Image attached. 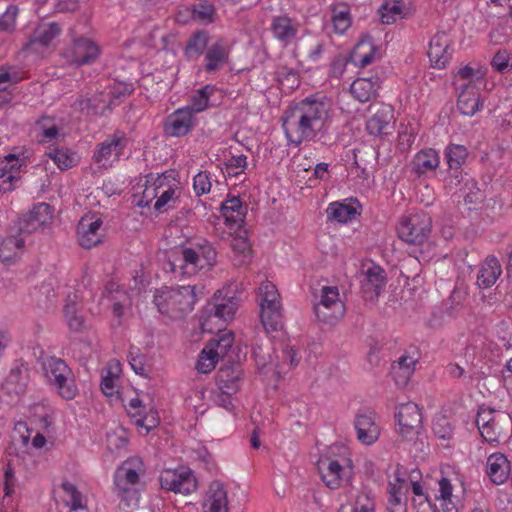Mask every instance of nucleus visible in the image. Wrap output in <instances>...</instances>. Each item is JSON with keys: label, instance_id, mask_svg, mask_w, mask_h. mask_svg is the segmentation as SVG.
<instances>
[{"label": "nucleus", "instance_id": "nucleus-56", "mask_svg": "<svg viewBox=\"0 0 512 512\" xmlns=\"http://www.w3.org/2000/svg\"><path fill=\"white\" fill-rule=\"evenodd\" d=\"M33 414V422L39 424L40 430L43 433L49 434L52 431V419L50 410L47 409L44 405L36 404L32 408Z\"/></svg>", "mask_w": 512, "mask_h": 512}, {"label": "nucleus", "instance_id": "nucleus-44", "mask_svg": "<svg viewBox=\"0 0 512 512\" xmlns=\"http://www.w3.org/2000/svg\"><path fill=\"white\" fill-rule=\"evenodd\" d=\"M75 107L81 112H86L92 115H103L106 110L110 109V102L104 99L103 94L93 96L91 98H84L80 96L74 103Z\"/></svg>", "mask_w": 512, "mask_h": 512}, {"label": "nucleus", "instance_id": "nucleus-30", "mask_svg": "<svg viewBox=\"0 0 512 512\" xmlns=\"http://www.w3.org/2000/svg\"><path fill=\"white\" fill-rule=\"evenodd\" d=\"M510 469L509 460L501 452L493 453L487 459V475L497 485L503 484L507 480Z\"/></svg>", "mask_w": 512, "mask_h": 512}, {"label": "nucleus", "instance_id": "nucleus-62", "mask_svg": "<svg viewBox=\"0 0 512 512\" xmlns=\"http://www.w3.org/2000/svg\"><path fill=\"white\" fill-rule=\"evenodd\" d=\"M326 45L323 41L314 40L306 46V60L310 63L316 64L321 59L325 52Z\"/></svg>", "mask_w": 512, "mask_h": 512}, {"label": "nucleus", "instance_id": "nucleus-24", "mask_svg": "<svg viewBox=\"0 0 512 512\" xmlns=\"http://www.w3.org/2000/svg\"><path fill=\"white\" fill-rule=\"evenodd\" d=\"M238 309V299L236 297H221V292L214 294L213 302L206 307L208 317H216L223 321H229L234 318Z\"/></svg>", "mask_w": 512, "mask_h": 512}, {"label": "nucleus", "instance_id": "nucleus-29", "mask_svg": "<svg viewBox=\"0 0 512 512\" xmlns=\"http://www.w3.org/2000/svg\"><path fill=\"white\" fill-rule=\"evenodd\" d=\"M220 210L227 226L241 228L246 217L247 207L242 204L239 197H229L221 204Z\"/></svg>", "mask_w": 512, "mask_h": 512}, {"label": "nucleus", "instance_id": "nucleus-53", "mask_svg": "<svg viewBox=\"0 0 512 512\" xmlns=\"http://www.w3.org/2000/svg\"><path fill=\"white\" fill-rule=\"evenodd\" d=\"M215 87L212 85H206L199 90L191 97L190 104L185 108H188L189 111L193 115L196 113L204 111L209 104V98L214 93Z\"/></svg>", "mask_w": 512, "mask_h": 512}, {"label": "nucleus", "instance_id": "nucleus-37", "mask_svg": "<svg viewBox=\"0 0 512 512\" xmlns=\"http://www.w3.org/2000/svg\"><path fill=\"white\" fill-rule=\"evenodd\" d=\"M446 187L450 190L458 189L466 193L465 200L468 201L470 194L474 188H477L476 181L467 173L460 169H448L447 176L445 177Z\"/></svg>", "mask_w": 512, "mask_h": 512}, {"label": "nucleus", "instance_id": "nucleus-25", "mask_svg": "<svg viewBox=\"0 0 512 512\" xmlns=\"http://www.w3.org/2000/svg\"><path fill=\"white\" fill-rule=\"evenodd\" d=\"M270 30L280 43L288 46L297 37L299 24L286 15L274 16L271 20Z\"/></svg>", "mask_w": 512, "mask_h": 512}, {"label": "nucleus", "instance_id": "nucleus-36", "mask_svg": "<svg viewBox=\"0 0 512 512\" xmlns=\"http://www.w3.org/2000/svg\"><path fill=\"white\" fill-rule=\"evenodd\" d=\"M457 107L463 115L473 116L482 108L480 94L475 85L471 83L464 85L457 100Z\"/></svg>", "mask_w": 512, "mask_h": 512}, {"label": "nucleus", "instance_id": "nucleus-55", "mask_svg": "<svg viewBox=\"0 0 512 512\" xmlns=\"http://www.w3.org/2000/svg\"><path fill=\"white\" fill-rule=\"evenodd\" d=\"M168 177L165 180V186L162 189H159V193L157 195V200L154 203V209L158 212H164L168 208H173L174 203L177 201V197H175L176 189L168 184Z\"/></svg>", "mask_w": 512, "mask_h": 512}, {"label": "nucleus", "instance_id": "nucleus-13", "mask_svg": "<svg viewBox=\"0 0 512 512\" xmlns=\"http://www.w3.org/2000/svg\"><path fill=\"white\" fill-rule=\"evenodd\" d=\"M377 414L370 409H361L355 417L357 439L364 446L373 445L380 436Z\"/></svg>", "mask_w": 512, "mask_h": 512}, {"label": "nucleus", "instance_id": "nucleus-10", "mask_svg": "<svg viewBox=\"0 0 512 512\" xmlns=\"http://www.w3.org/2000/svg\"><path fill=\"white\" fill-rule=\"evenodd\" d=\"M244 371L240 361L229 357L220 366L216 375V383L219 389L227 394L237 393L243 383Z\"/></svg>", "mask_w": 512, "mask_h": 512}, {"label": "nucleus", "instance_id": "nucleus-34", "mask_svg": "<svg viewBox=\"0 0 512 512\" xmlns=\"http://www.w3.org/2000/svg\"><path fill=\"white\" fill-rule=\"evenodd\" d=\"M501 273L499 260L494 256H488L478 271L476 284L481 289H488L496 283Z\"/></svg>", "mask_w": 512, "mask_h": 512}, {"label": "nucleus", "instance_id": "nucleus-39", "mask_svg": "<svg viewBox=\"0 0 512 512\" xmlns=\"http://www.w3.org/2000/svg\"><path fill=\"white\" fill-rule=\"evenodd\" d=\"M231 247L234 252L233 263L235 266H245L251 262L252 248L246 230H240L232 238Z\"/></svg>", "mask_w": 512, "mask_h": 512}, {"label": "nucleus", "instance_id": "nucleus-64", "mask_svg": "<svg viewBox=\"0 0 512 512\" xmlns=\"http://www.w3.org/2000/svg\"><path fill=\"white\" fill-rule=\"evenodd\" d=\"M49 3L50 7L46 9L48 15L57 12H73L79 6L78 0H51Z\"/></svg>", "mask_w": 512, "mask_h": 512}, {"label": "nucleus", "instance_id": "nucleus-61", "mask_svg": "<svg viewBox=\"0 0 512 512\" xmlns=\"http://www.w3.org/2000/svg\"><path fill=\"white\" fill-rule=\"evenodd\" d=\"M215 14V8L213 5L208 2H200L194 5L193 8V17L195 20L210 23L213 21V16Z\"/></svg>", "mask_w": 512, "mask_h": 512}, {"label": "nucleus", "instance_id": "nucleus-45", "mask_svg": "<svg viewBox=\"0 0 512 512\" xmlns=\"http://www.w3.org/2000/svg\"><path fill=\"white\" fill-rule=\"evenodd\" d=\"M173 171H167L162 175H158L155 179L152 175L149 176L147 182L153 180L151 186H146L141 199L138 201L137 205L139 207H149L154 198L157 197L159 193V189H162L165 186V180L168 177H172Z\"/></svg>", "mask_w": 512, "mask_h": 512}, {"label": "nucleus", "instance_id": "nucleus-54", "mask_svg": "<svg viewBox=\"0 0 512 512\" xmlns=\"http://www.w3.org/2000/svg\"><path fill=\"white\" fill-rule=\"evenodd\" d=\"M63 314L66 319L69 329L73 332H81L84 329V318L78 314L77 305L75 301L67 298L66 304L63 309Z\"/></svg>", "mask_w": 512, "mask_h": 512}, {"label": "nucleus", "instance_id": "nucleus-23", "mask_svg": "<svg viewBox=\"0 0 512 512\" xmlns=\"http://www.w3.org/2000/svg\"><path fill=\"white\" fill-rule=\"evenodd\" d=\"M60 504L65 512H87V498L78 490L75 484L63 481Z\"/></svg>", "mask_w": 512, "mask_h": 512}, {"label": "nucleus", "instance_id": "nucleus-9", "mask_svg": "<svg viewBox=\"0 0 512 512\" xmlns=\"http://www.w3.org/2000/svg\"><path fill=\"white\" fill-rule=\"evenodd\" d=\"M344 304L339 299V291L334 286H324L321 290V300L314 306L318 320L332 323L344 315Z\"/></svg>", "mask_w": 512, "mask_h": 512}, {"label": "nucleus", "instance_id": "nucleus-17", "mask_svg": "<svg viewBox=\"0 0 512 512\" xmlns=\"http://www.w3.org/2000/svg\"><path fill=\"white\" fill-rule=\"evenodd\" d=\"M195 127V117L188 108H179L167 116L164 132L170 137H183Z\"/></svg>", "mask_w": 512, "mask_h": 512}, {"label": "nucleus", "instance_id": "nucleus-21", "mask_svg": "<svg viewBox=\"0 0 512 512\" xmlns=\"http://www.w3.org/2000/svg\"><path fill=\"white\" fill-rule=\"evenodd\" d=\"M450 39L445 32H437L430 40L428 57L434 68H444L451 59Z\"/></svg>", "mask_w": 512, "mask_h": 512}, {"label": "nucleus", "instance_id": "nucleus-15", "mask_svg": "<svg viewBox=\"0 0 512 512\" xmlns=\"http://www.w3.org/2000/svg\"><path fill=\"white\" fill-rule=\"evenodd\" d=\"M361 293L365 300L374 301L384 291L387 283L386 272L379 265H371L363 272Z\"/></svg>", "mask_w": 512, "mask_h": 512}, {"label": "nucleus", "instance_id": "nucleus-3", "mask_svg": "<svg viewBox=\"0 0 512 512\" xmlns=\"http://www.w3.org/2000/svg\"><path fill=\"white\" fill-rule=\"evenodd\" d=\"M197 286H180L177 289L162 287L153 296V303L163 315L177 317L193 310L197 301Z\"/></svg>", "mask_w": 512, "mask_h": 512}, {"label": "nucleus", "instance_id": "nucleus-50", "mask_svg": "<svg viewBox=\"0 0 512 512\" xmlns=\"http://www.w3.org/2000/svg\"><path fill=\"white\" fill-rule=\"evenodd\" d=\"M432 430L436 438L447 441L446 444H441V446L444 448L455 445L454 442L450 443V441L453 439L454 433L452 424L446 416L440 415L434 418Z\"/></svg>", "mask_w": 512, "mask_h": 512}, {"label": "nucleus", "instance_id": "nucleus-52", "mask_svg": "<svg viewBox=\"0 0 512 512\" xmlns=\"http://www.w3.org/2000/svg\"><path fill=\"white\" fill-rule=\"evenodd\" d=\"M197 252L201 263L205 265L207 269H210L216 264L217 252L211 242L206 239L196 241L190 246Z\"/></svg>", "mask_w": 512, "mask_h": 512}, {"label": "nucleus", "instance_id": "nucleus-7", "mask_svg": "<svg viewBox=\"0 0 512 512\" xmlns=\"http://www.w3.org/2000/svg\"><path fill=\"white\" fill-rule=\"evenodd\" d=\"M261 322L265 329L277 331L281 326L280 295L274 284L264 282L259 287Z\"/></svg>", "mask_w": 512, "mask_h": 512}, {"label": "nucleus", "instance_id": "nucleus-51", "mask_svg": "<svg viewBox=\"0 0 512 512\" xmlns=\"http://www.w3.org/2000/svg\"><path fill=\"white\" fill-rule=\"evenodd\" d=\"M270 351L271 348L269 346L258 344L252 346V356L254 357L257 368L261 372L266 373V369H268L270 366H274L275 373L279 374V365L273 363Z\"/></svg>", "mask_w": 512, "mask_h": 512}, {"label": "nucleus", "instance_id": "nucleus-8", "mask_svg": "<svg viewBox=\"0 0 512 512\" xmlns=\"http://www.w3.org/2000/svg\"><path fill=\"white\" fill-rule=\"evenodd\" d=\"M159 483L161 489L183 495L195 492L198 487L193 471L185 466L164 469L160 473Z\"/></svg>", "mask_w": 512, "mask_h": 512}, {"label": "nucleus", "instance_id": "nucleus-6", "mask_svg": "<svg viewBox=\"0 0 512 512\" xmlns=\"http://www.w3.org/2000/svg\"><path fill=\"white\" fill-rule=\"evenodd\" d=\"M432 232V219L425 211H417L401 217L397 233L408 244L421 246L429 239Z\"/></svg>", "mask_w": 512, "mask_h": 512}, {"label": "nucleus", "instance_id": "nucleus-12", "mask_svg": "<svg viewBox=\"0 0 512 512\" xmlns=\"http://www.w3.org/2000/svg\"><path fill=\"white\" fill-rule=\"evenodd\" d=\"M99 53L100 49L94 41L79 37L74 39L73 44L64 50L63 55L70 64L82 66L95 62Z\"/></svg>", "mask_w": 512, "mask_h": 512}, {"label": "nucleus", "instance_id": "nucleus-63", "mask_svg": "<svg viewBox=\"0 0 512 512\" xmlns=\"http://www.w3.org/2000/svg\"><path fill=\"white\" fill-rule=\"evenodd\" d=\"M18 11L16 5L7 7L6 11L0 16V31L11 32L14 30Z\"/></svg>", "mask_w": 512, "mask_h": 512}, {"label": "nucleus", "instance_id": "nucleus-1", "mask_svg": "<svg viewBox=\"0 0 512 512\" xmlns=\"http://www.w3.org/2000/svg\"><path fill=\"white\" fill-rule=\"evenodd\" d=\"M332 101L320 94L308 96L285 110L282 127L294 147L313 140L331 118Z\"/></svg>", "mask_w": 512, "mask_h": 512}, {"label": "nucleus", "instance_id": "nucleus-48", "mask_svg": "<svg viewBox=\"0 0 512 512\" xmlns=\"http://www.w3.org/2000/svg\"><path fill=\"white\" fill-rule=\"evenodd\" d=\"M388 503L391 506H398L401 504L403 498L408 492L407 481L400 476V469L397 468L395 479L388 484Z\"/></svg>", "mask_w": 512, "mask_h": 512}, {"label": "nucleus", "instance_id": "nucleus-41", "mask_svg": "<svg viewBox=\"0 0 512 512\" xmlns=\"http://www.w3.org/2000/svg\"><path fill=\"white\" fill-rule=\"evenodd\" d=\"M407 10L404 0H385L379 9L381 22L390 25L396 22L397 19L404 18Z\"/></svg>", "mask_w": 512, "mask_h": 512}, {"label": "nucleus", "instance_id": "nucleus-46", "mask_svg": "<svg viewBox=\"0 0 512 512\" xmlns=\"http://www.w3.org/2000/svg\"><path fill=\"white\" fill-rule=\"evenodd\" d=\"M47 155L60 170L72 168L78 162L76 153L64 147H50Z\"/></svg>", "mask_w": 512, "mask_h": 512}, {"label": "nucleus", "instance_id": "nucleus-40", "mask_svg": "<svg viewBox=\"0 0 512 512\" xmlns=\"http://www.w3.org/2000/svg\"><path fill=\"white\" fill-rule=\"evenodd\" d=\"M440 163L438 153L432 149H425L418 152L412 161V171L418 176H422L429 171L435 170Z\"/></svg>", "mask_w": 512, "mask_h": 512}, {"label": "nucleus", "instance_id": "nucleus-27", "mask_svg": "<svg viewBox=\"0 0 512 512\" xmlns=\"http://www.w3.org/2000/svg\"><path fill=\"white\" fill-rule=\"evenodd\" d=\"M317 470L328 488L337 489L340 487L343 480V467L337 460L321 458L317 462Z\"/></svg>", "mask_w": 512, "mask_h": 512}, {"label": "nucleus", "instance_id": "nucleus-2", "mask_svg": "<svg viewBox=\"0 0 512 512\" xmlns=\"http://www.w3.org/2000/svg\"><path fill=\"white\" fill-rule=\"evenodd\" d=\"M146 474L143 460L138 457H130L119 465L114 473V492L128 508L138 505L140 493L145 484L142 478Z\"/></svg>", "mask_w": 512, "mask_h": 512}, {"label": "nucleus", "instance_id": "nucleus-19", "mask_svg": "<svg viewBox=\"0 0 512 512\" xmlns=\"http://www.w3.org/2000/svg\"><path fill=\"white\" fill-rule=\"evenodd\" d=\"M369 110H373V115L366 124V129L370 135L382 136L389 134L390 123L393 119V108L386 104H371Z\"/></svg>", "mask_w": 512, "mask_h": 512}, {"label": "nucleus", "instance_id": "nucleus-57", "mask_svg": "<svg viewBox=\"0 0 512 512\" xmlns=\"http://www.w3.org/2000/svg\"><path fill=\"white\" fill-rule=\"evenodd\" d=\"M492 68L499 73H506L512 69V53L506 49L498 50L491 60Z\"/></svg>", "mask_w": 512, "mask_h": 512}, {"label": "nucleus", "instance_id": "nucleus-14", "mask_svg": "<svg viewBox=\"0 0 512 512\" xmlns=\"http://www.w3.org/2000/svg\"><path fill=\"white\" fill-rule=\"evenodd\" d=\"M53 216V208L50 204L40 202L35 204L26 214L18 218L14 224L22 228L27 236L50 223Z\"/></svg>", "mask_w": 512, "mask_h": 512}, {"label": "nucleus", "instance_id": "nucleus-60", "mask_svg": "<svg viewBox=\"0 0 512 512\" xmlns=\"http://www.w3.org/2000/svg\"><path fill=\"white\" fill-rule=\"evenodd\" d=\"M128 362L134 372L143 377H149V369L146 366V357L141 354L139 350L136 353L130 351L128 356Z\"/></svg>", "mask_w": 512, "mask_h": 512}, {"label": "nucleus", "instance_id": "nucleus-35", "mask_svg": "<svg viewBox=\"0 0 512 512\" xmlns=\"http://www.w3.org/2000/svg\"><path fill=\"white\" fill-rule=\"evenodd\" d=\"M28 372L29 368L25 363L21 362L16 364V366L10 370L3 384V388L7 393L16 395L24 393L29 378Z\"/></svg>", "mask_w": 512, "mask_h": 512}, {"label": "nucleus", "instance_id": "nucleus-38", "mask_svg": "<svg viewBox=\"0 0 512 512\" xmlns=\"http://www.w3.org/2000/svg\"><path fill=\"white\" fill-rule=\"evenodd\" d=\"M209 33L206 30L195 31L187 40L184 47V56L188 61H196L203 55L209 45Z\"/></svg>", "mask_w": 512, "mask_h": 512}, {"label": "nucleus", "instance_id": "nucleus-4", "mask_svg": "<svg viewBox=\"0 0 512 512\" xmlns=\"http://www.w3.org/2000/svg\"><path fill=\"white\" fill-rule=\"evenodd\" d=\"M42 368L50 386L59 396L72 400L78 394L74 373L61 358L49 356L43 359Z\"/></svg>", "mask_w": 512, "mask_h": 512}, {"label": "nucleus", "instance_id": "nucleus-11", "mask_svg": "<svg viewBox=\"0 0 512 512\" xmlns=\"http://www.w3.org/2000/svg\"><path fill=\"white\" fill-rule=\"evenodd\" d=\"M167 269L180 276H191L198 271L207 269L199 258V255L191 247L182 248L172 254L167 262Z\"/></svg>", "mask_w": 512, "mask_h": 512}, {"label": "nucleus", "instance_id": "nucleus-16", "mask_svg": "<svg viewBox=\"0 0 512 512\" xmlns=\"http://www.w3.org/2000/svg\"><path fill=\"white\" fill-rule=\"evenodd\" d=\"M26 237L19 226H9L7 235L0 242V260L9 264L19 257L24 250Z\"/></svg>", "mask_w": 512, "mask_h": 512}, {"label": "nucleus", "instance_id": "nucleus-32", "mask_svg": "<svg viewBox=\"0 0 512 512\" xmlns=\"http://www.w3.org/2000/svg\"><path fill=\"white\" fill-rule=\"evenodd\" d=\"M377 51L378 48L374 45L372 38L366 35L354 46L350 58L355 65L365 67L375 61Z\"/></svg>", "mask_w": 512, "mask_h": 512}, {"label": "nucleus", "instance_id": "nucleus-28", "mask_svg": "<svg viewBox=\"0 0 512 512\" xmlns=\"http://www.w3.org/2000/svg\"><path fill=\"white\" fill-rule=\"evenodd\" d=\"M61 26L56 22L39 25L26 44V49L36 51L35 46L48 47L60 35Z\"/></svg>", "mask_w": 512, "mask_h": 512}, {"label": "nucleus", "instance_id": "nucleus-18", "mask_svg": "<svg viewBox=\"0 0 512 512\" xmlns=\"http://www.w3.org/2000/svg\"><path fill=\"white\" fill-rule=\"evenodd\" d=\"M103 225L100 217L84 216L77 225L78 242L84 249H91L102 243V234L99 232Z\"/></svg>", "mask_w": 512, "mask_h": 512}, {"label": "nucleus", "instance_id": "nucleus-31", "mask_svg": "<svg viewBox=\"0 0 512 512\" xmlns=\"http://www.w3.org/2000/svg\"><path fill=\"white\" fill-rule=\"evenodd\" d=\"M380 87L381 81L377 76L358 78L351 84L350 92L355 99L364 103L375 98Z\"/></svg>", "mask_w": 512, "mask_h": 512}, {"label": "nucleus", "instance_id": "nucleus-47", "mask_svg": "<svg viewBox=\"0 0 512 512\" xmlns=\"http://www.w3.org/2000/svg\"><path fill=\"white\" fill-rule=\"evenodd\" d=\"M438 487V493L435 494V499L440 502L443 512H458L456 503L453 501V486L450 481L442 477L438 481Z\"/></svg>", "mask_w": 512, "mask_h": 512}, {"label": "nucleus", "instance_id": "nucleus-58", "mask_svg": "<svg viewBox=\"0 0 512 512\" xmlns=\"http://www.w3.org/2000/svg\"><path fill=\"white\" fill-rule=\"evenodd\" d=\"M417 360L411 356L403 355L398 361L394 362L391 366V373H399V370L404 369V379L402 381H409L410 377L414 373V367Z\"/></svg>", "mask_w": 512, "mask_h": 512}, {"label": "nucleus", "instance_id": "nucleus-20", "mask_svg": "<svg viewBox=\"0 0 512 512\" xmlns=\"http://www.w3.org/2000/svg\"><path fill=\"white\" fill-rule=\"evenodd\" d=\"M230 60V47L227 42L219 38L210 44L204 55V70L207 73L220 71Z\"/></svg>", "mask_w": 512, "mask_h": 512}, {"label": "nucleus", "instance_id": "nucleus-22", "mask_svg": "<svg viewBox=\"0 0 512 512\" xmlns=\"http://www.w3.org/2000/svg\"><path fill=\"white\" fill-rule=\"evenodd\" d=\"M228 492L219 481H213L202 504L203 512H229Z\"/></svg>", "mask_w": 512, "mask_h": 512}, {"label": "nucleus", "instance_id": "nucleus-49", "mask_svg": "<svg viewBox=\"0 0 512 512\" xmlns=\"http://www.w3.org/2000/svg\"><path fill=\"white\" fill-rule=\"evenodd\" d=\"M469 152L467 148L459 144H449L444 150V157L448 169H460L465 164Z\"/></svg>", "mask_w": 512, "mask_h": 512}, {"label": "nucleus", "instance_id": "nucleus-33", "mask_svg": "<svg viewBox=\"0 0 512 512\" xmlns=\"http://www.w3.org/2000/svg\"><path fill=\"white\" fill-rule=\"evenodd\" d=\"M33 433L34 430L30 429L26 422L16 423L11 435L12 444L26 446L31 439L34 448H42L46 443V437L40 431L35 432L34 435Z\"/></svg>", "mask_w": 512, "mask_h": 512}, {"label": "nucleus", "instance_id": "nucleus-26", "mask_svg": "<svg viewBox=\"0 0 512 512\" xmlns=\"http://www.w3.org/2000/svg\"><path fill=\"white\" fill-rule=\"evenodd\" d=\"M126 144L127 138L125 133L117 130L112 135H109L102 143L97 145L93 159L96 163H100L103 160H107L112 153H115L116 156H120Z\"/></svg>", "mask_w": 512, "mask_h": 512}, {"label": "nucleus", "instance_id": "nucleus-43", "mask_svg": "<svg viewBox=\"0 0 512 512\" xmlns=\"http://www.w3.org/2000/svg\"><path fill=\"white\" fill-rule=\"evenodd\" d=\"M233 341V333L224 332L210 339L205 347L212 350L213 356L218 359L222 358V360L225 361L229 357H233L229 354V351L233 347Z\"/></svg>", "mask_w": 512, "mask_h": 512}, {"label": "nucleus", "instance_id": "nucleus-42", "mask_svg": "<svg viewBox=\"0 0 512 512\" xmlns=\"http://www.w3.org/2000/svg\"><path fill=\"white\" fill-rule=\"evenodd\" d=\"M327 218L331 221L346 223L356 218L360 213L353 203L332 202L327 210Z\"/></svg>", "mask_w": 512, "mask_h": 512}, {"label": "nucleus", "instance_id": "nucleus-59", "mask_svg": "<svg viewBox=\"0 0 512 512\" xmlns=\"http://www.w3.org/2000/svg\"><path fill=\"white\" fill-rule=\"evenodd\" d=\"M218 360V358L213 356L211 349L204 347L199 354L196 369L199 373L207 374L215 368Z\"/></svg>", "mask_w": 512, "mask_h": 512}, {"label": "nucleus", "instance_id": "nucleus-5", "mask_svg": "<svg viewBox=\"0 0 512 512\" xmlns=\"http://www.w3.org/2000/svg\"><path fill=\"white\" fill-rule=\"evenodd\" d=\"M399 425V434L407 445L429 446L425 443L426 435L422 429V414L419 406L413 402L401 404L395 414Z\"/></svg>", "mask_w": 512, "mask_h": 512}]
</instances>
